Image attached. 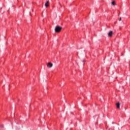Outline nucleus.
Wrapping results in <instances>:
<instances>
[{
  "label": "nucleus",
  "instance_id": "f257e3e1",
  "mask_svg": "<svg viewBox=\"0 0 130 130\" xmlns=\"http://www.w3.org/2000/svg\"><path fill=\"white\" fill-rule=\"evenodd\" d=\"M61 29H62V27L57 25L55 28V32H56V33H59V32L61 31Z\"/></svg>",
  "mask_w": 130,
  "mask_h": 130
},
{
  "label": "nucleus",
  "instance_id": "f03ea898",
  "mask_svg": "<svg viewBox=\"0 0 130 130\" xmlns=\"http://www.w3.org/2000/svg\"><path fill=\"white\" fill-rule=\"evenodd\" d=\"M45 7L46 8H48V7H49V1L46 2V3L45 4Z\"/></svg>",
  "mask_w": 130,
  "mask_h": 130
},
{
  "label": "nucleus",
  "instance_id": "7ed1b4c3",
  "mask_svg": "<svg viewBox=\"0 0 130 130\" xmlns=\"http://www.w3.org/2000/svg\"><path fill=\"white\" fill-rule=\"evenodd\" d=\"M53 64L52 63L48 62L47 64L48 68H52Z\"/></svg>",
  "mask_w": 130,
  "mask_h": 130
},
{
  "label": "nucleus",
  "instance_id": "20e7f679",
  "mask_svg": "<svg viewBox=\"0 0 130 130\" xmlns=\"http://www.w3.org/2000/svg\"><path fill=\"white\" fill-rule=\"evenodd\" d=\"M113 35V32L112 31H110L108 33V36H109V37H111V36H112Z\"/></svg>",
  "mask_w": 130,
  "mask_h": 130
},
{
  "label": "nucleus",
  "instance_id": "39448f33",
  "mask_svg": "<svg viewBox=\"0 0 130 130\" xmlns=\"http://www.w3.org/2000/svg\"><path fill=\"white\" fill-rule=\"evenodd\" d=\"M116 106H117V108H120V103L118 102V103H117L116 104Z\"/></svg>",
  "mask_w": 130,
  "mask_h": 130
},
{
  "label": "nucleus",
  "instance_id": "423d86ee",
  "mask_svg": "<svg viewBox=\"0 0 130 130\" xmlns=\"http://www.w3.org/2000/svg\"><path fill=\"white\" fill-rule=\"evenodd\" d=\"M111 5H112V6H115V2L113 1L112 2Z\"/></svg>",
  "mask_w": 130,
  "mask_h": 130
},
{
  "label": "nucleus",
  "instance_id": "0eeeda50",
  "mask_svg": "<svg viewBox=\"0 0 130 130\" xmlns=\"http://www.w3.org/2000/svg\"><path fill=\"white\" fill-rule=\"evenodd\" d=\"M119 21H121V17L119 18Z\"/></svg>",
  "mask_w": 130,
  "mask_h": 130
}]
</instances>
